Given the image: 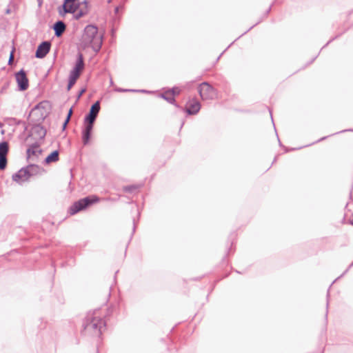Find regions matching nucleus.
<instances>
[{"instance_id": "obj_1", "label": "nucleus", "mask_w": 353, "mask_h": 353, "mask_svg": "<svg viewBox=\"0 0 353 353\" xmlns=\"http://www.w3.org/2000/svg\"><path fill=\"white\" fill-rule=\"evenodd\" d=\"M103 35L97 26H87L81 36L80 45L83 48L91 47L94 51H99L102 45Z\"/></svg>"}, {"instance_id": "obj_2", "label": "nucleus", "mask_w": 353, "mask_h": 353, "mask_svg": "<svg viewBox=\"0 0 353 353\" xmlns=\"http://www.w3.org/2000/svg\"><path fill=\"white\" fill-rule=\"evenodd\" d=\"M63 7L65 12L74 14L76 19L85 16L89 11L86 1L80 2L79 0H65Z\"/></svg>"}, {"instance_id": "obj_3", "label": "nucleus", "mask_w": 353, "mask_h": 353, "mask_svg": "<svg viewBox=\"0 0 353 353\" xmlns=\"http://www.w3.org/2000/svg\"><path fill=\"white\" fill-rule=\"evenodd\" d=\"M104 326V321L94 312L88 315V323L85 325V329L94 335L99 336Z\"/></svg>"}, {"instance_id": "obj_4", "label": "nucleus", "mask_w": 353, "mask_h": 353, "mask_svg": "<svg viewBox=\"0 0 353 353\" xmlns=\"http://www.w3.org/2000/svg\"><path fill=\"white\" fill-rule=\"evenodd\" d=\"M99 201L97 196H90L79 200L75 202L70 208L71 214H74L77 212L84 210L91 204L95 203Z\"/></svg>"}, {"instance_id": "obj_5", "label": "nucleus", "mask_w": 353, "mask_h": 353, "mask_svg": "<svg viewBox=\"0 0 353 353\" xmlns=\"http://www.w3.org/2000/svg\"><path fill=\"white\" fill-rule=\"evenodd\" d=\"M197 90L203 100H213L217 98L216 91L207 82L201 83Z\"/></svg>"}, {"instance_id": "obj_6", "label": "nucleus", "mask_w": 353, "mask_h": 353, "mask_svg": "<svg viewBox=\"0 0 353 353\" xmlns=\"http://www.w3.org/2000/svg\"><path fill=\"white\" fill-rule=\"evenodd\" d=\"M32 169L33 165L21 169L17 173L12 175L13 181L18 183H21L25 181H27L32 175V174L30 173V170Z\"/></svg>"}, {"instance_id": "obj_7", "label": "nucleus", "mask_w": 353, "mask_h": 353, "mask_svg": "<svg viewBox=\"0 0 353 353\" xmlns=\"http://www.w3.org/2000/svg\"><path fill=\"white\" fill-rule=\"evenodd\" d=\"M15 77L19 90L21 91L27 90L28 88V79L26 72L21 70L16 74Z\"/></svg>"}, {"instance_id": "obj_8", "label": "nucleus", "mask_w": 353, "mask_h": 353, "mask_svg": "<svg viewBox=\"0 0 353 353\" xmlns=\"http://www.w3.org/2000/svg\"><path fill=\"white\" fill-rule=\"evenodd\" d=\"M201 104L195 99H190L185 105L186 111L190 114H195L200 110Z\"/></svg>"}, {"instance_id": "obj_9", "label": "nucleus", "mask_w": 353, "mask_h": 353, "mask_svg": "<svg viewBox=\"0 0 353 353\" xmlns=\"http://www.w3.org/2000/svg\"><path fill=\"white\" fill-rule=\"evenodd\" d=\"M83 58H82V55L79 54L78 62L77 63L74 69L70 72V79L77 81V79L79 78L80 73H81V70H83Z\"/></svg>"}, {"instance_id": "obj_10", "label": "nucleus", "mask_w": 353, "mask_h": 353, "mask_svg": "<svg viewBox=\"0 0 353 353\" xmlns=\"http://www.w3.org/2000/svg\"><path fill=\"white\" fill-rule=\"evenodd\" d=\"M50 49V43L48 41L42 42L37 48L35 56L37 58L42 59L46 56Z\"/></svg>"}, {"instance_id": "obj_11", "label": "nucleus", "mask_w": 353, "mask_h": 353, "mask_svg": "<svg viewBox=\"0 0 353 353\" xmlns=\"http://www.w3.org/2000/svg\"><path fill=\"white\" fill-rule=\"evenodd\" d=\"M100 110L99 101H97L94 103L90 110L89 114L85 118V121L89 123H94L96 117Z\"/></svg>"}, {"instance_id": "obj_12", "label": "nucleus", "mask_w": 353, "mask_h": 353, "mask_svg": "<svg viewBox=\"0 0 353 353\" xmlns=\"http://www.w3.org/2000/svg\"><path fill=\"white\" fill-rule=\"evenodd\" d=\"M65 25L62 21L57 22L54 26V30L55 31V35L59 37L65 31Z\"/></svg>"}, {"instance_id": "obj_13", "label": "nucleus", "mask_w": 353, "mask_h": 353, "mask_svg": "<svg viewBox=\"0 0 353 353\" xmlns=\"http://www.w3.org/2000/svg\"><path fill=\"white\" fill-rule=\"evenodd\" d=\"M58 160H59V152L57 150L52 152L46 159V161L47 163L56 162Z\"/></svg>"}, {"instance_id": "obj_14", "label": "nucleus", "mask_w": 353, "mask_h": 353, "mask_svg": "<svg viewBox=\"0 0 353 353\" xmlns=\"http://www.w3.org/2000/svg\"><path fill=\"white\" fill-rule=\"evenodd\" d=\"M8 152V144L3 141L0 143V157H6Z\"/></svg>"}, {"instance_id": "obj_15", "label": "nucleus", "mask_w": 353, "mask_h": 353, "mask_svg": "<svg viewBox=\"0 0 353 353\" xmlns=\"http://www.w3.org/2000/svg\"><path fill=\"white\" fill-rule=\"evenodd\" d=\"M161 97L170 103H173L174 101V98L172 96V92H170V90L165 91L161 94Z\"/></svg>"}, {"instance_id": "obj_16", "label": "nucleus", "mask_w": 353, "mask_h": 353, "mask_svg": "<svg viewBox=\"0 0 353 353\" xmlns=\"http://www.w3.org/2000/svg\"><path fill=\"white\" fill-rule=\"evenodd\" d=\"M34 132H36L39 134L41 138H43L46 135V130L41 126L37 125L35 126L33 129Z\"/></svg>"}, {"instance_id": "obj_17", "label": "nucleus", "mask_w": 353, "mask_h": 353, "mask_svg": "<svg viewBox=\"0 0 353 353\" xmlns=\"http://www.w3.org/2000/svg\"><path fill=\"white\" fill-rule=\"evenodd\" d=\"M37 152H39V148L37 146H32L27 150L28 157H30L31 155H34Z\"/></svg>"}, {"instance_id": "obj_18", "label": "nucleus", "mask_w": 353, "mask_h": 353, "mask_svg": "<svg viewBox=\"0 0 353 353\" xmlns=\"http://www.w3.org/2000/svg\"><path fill=\"white\" fill-rule=\"evenodd\" d=\"M90 135H91V132L84 130L83 134V141L85 145H86L89 142Z\"/></svg>"}, {"instance_id": "obj_19", "label": "nucleus", "mask_w": 353, "mask_h": 353, "mask_svg": "<svg viewBox=\"0 0 353 353\" xmlns=\"http://www.w3.org/2000/svg\"><path fill=\"white\" fill-rule=\"evenodd\" d=\"M7 165L6 157H0V169L3 170Z\"/></svg>"}, {"instance_id": "obj_20", "label": "nucleus", "mask_w": 353, "mask_h": 353, "mask_svg": "<svg viewBox=\"0 0 353 353\" xmlns=\"http://www.w3.org/2000/svg\"><path fill=\"white\" fill-rule=\"evenodd\" d=\"M170 90L172 92V94L174 97V98L175 97V96L179 95L181 91V90L178 87L173 88Z\"/></svg>"}, {"instance_id": "obj_21", "label": "nucleus", "mask_w": 353, "mask_h": 353, "mask_svg": "<svg viewBox=\"0 0 353 353\" xmlns=\"http://www.w3.org/2000/svg\"><path fill=\"white\" fill-rule=\"evenodd\" d=\"M72 114V108H70V109L69 110V112H68V114L67 118H66V119H65V122L63 123V128H65L66 127V125H67L68 123V122H69V121H70V117H71Z\"/></svg>"}, {"instance_id": "obj_22", "label": "nucleus", "mask_w": 353, "mask_h": 353, "mask_svg": "<svg viewBox=\"0 0 353 353\" xmlns=\"http://www.w3.org/2000/svg\"><path fill=\"white\" fill-rule=\"evenodd\" d=\"M93 123H94L88 122V124L86 125L85 128V131L91 132L92 130V128H93Z\"/></svg>"}, {"instance_id": "obj_23", "label": "nucleus", "mask_w": 353, "mask_h": 353, "mask_svg": "<svg viewBox=\"0 0 353 353\" xmlns=\"http://www.w3.org/2000/svg\"><path fill=\"white\" fill-rule=\"evenodd\" d=\"M14 50L13 49L10 53V57H9V60H8V64L9 65H11L12 61H13V59H14Z\"/></svg>"}, {"instance_id": "obj_24", "label": "nucleus", "mask_w": 353, "mask_h": 353, "mask_svg": "<svg viewBox=\"0 0 353 353\" xmlns=\"http://www.w3.org/2000/svg\"><path fill=\"white\" fill-rule=\"evenodd\" d=\"M75 82H76L75 80L69 79V83H68V89L70 90L74 85Z\"/></svg>"}, {"instance_id": "obj_25", "label": "nucleus", "mask_w": 353, "mask_h": 353, "mask_svg": "<svg viewBox=\"0 0 353 353\" xmlns=\"http://www.w3.org/2000/svg\"><path fill=\"white\" fill-rule=\"evenodd\" d=\"M85 92V88L82 89L79 94L78 98H79Z\"/></svg>"}, {"instance_id": "obj_26", "label": "nucleus", "mask_w": 353, "mask_h": 353, "mask_svg": "<svg viewBox=\"0 0 353 353\" xmlns=\"http://www.w3.org/2000/svg\"><path fill=\"white\" fill-rule=\"evenodd\" d=\"M39 2V5L41 6L42 3V0H37Z\"/></svg>"}]
</instances>
